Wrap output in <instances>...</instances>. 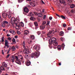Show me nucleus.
Returning a JSON list of instances; mask_svg holds the SVG:
<instances>
[{
	"label": "nucleus",
	"instance_id": "nucleus-1",
	"mask_svg": "<svg viewBox=\"0 0 75 75\" xmlns=\"http://www.w3.org/2000/svg\"><path fill=\"white\" fill-rule=\"evenodd\" d=\"M19 22L20 21L18 19H17V18L15 19L14 17H12L11 18L9 23L12 24L13 25L14 24H15L16 25L15 26L16 28L18 29L19 28H21V25L20 24H17L19 23Z\"/></svg>",
	"mask_w": 75,
	"mask_h": 75
},
{
	"label": "nucleus",
	"instance_id": "nucleus-2",
	"mask_svg": "<svg viewBox=\"0 0 75 75\" xmlns=\"http://www.w3.org/2000/svg\"><path fill=\"white\" fill-rule=\"evenodd\" d=\"M19 56L20 57H21L20 59H18V57L17 56H15V59L16 60L15 61V62L17 64L21 65V62H24L23 61V56L21 55H20Z\"/></svg>",
	"mask_w": 75,
	"mask_h": 75
},
{
	"label": "nucleus",
	"instance_id": "nucleus-3",
	"mask_svg": "<svg viewBox=\"0 0 75 75\" xmlns=\"http://www.w3.org/2000/svg\"><path fill=\"white\" fill-rule=\"evenodd\" d=\"M56 39L55 38H53L52 40L51 39L49 40V42L50 44H52L53 42V45L55 46H57L58 45V43L56 42Z\"/></svg>",
	"mask_w": 75,
	"mask_h": 75
},
{
	"label": "nucleus",
	"instance_id": "nucleus-4",
	"mask_svg": "<svg viewBox=\"0 0 75 75\" xmlns=\"http://www.w3.org/2000/svg\"><path fill=\"white\" fill-rule=\"evenodd\" d=\"M65 46V45H64V44H63L62 45V46H60L59 45L58 46H57V50L58 51H60L62 49V50H63L64 47V46Z\"/></svg>",
	"mask_w": 75,
	"mask_h": 75
},
{
	"label": "nucleus",
	"instance_id": "nucleus-5",
	"mask_svg": "<svg viewBox=\"0 0 75 75\" xmlns=\"http://www.w3.org/2000/svg\"><path fill=\"white\" fill-rule=\"evenodd\" d=\"M53 33V31H49V32L47 34V36L49 35L47 37V38H51V36H52V34Z\"/></svg>",
	"mask_w": 75,
	"mask_h": 75
},
{
	"label": "nucleus",
	"instance_id": "nucleus-6",
	"mask_svg": "<svg viewBox=\"0 0 75 75\" xmlns=\"http://www.w3.org/2000/svg\"><path fill=\"white\" fill-rule=\"evenodd\" d=\"M5 45L4 47V48H6V47H7V48H9V47H10V46H9V45H8V41L7 40H5Z\"/></svg>",
	"mask_w": 75,
	"mask_h": 75
},
{
	"label": "nucleus",
	"instance_id": "nucleus-7",
	"mask_svg": "<svg viewBox=\"0 0 75 75\" xmlns=\"http://www.w3.org/2000/svg\"><path fill=\"white\" fill-rule=\"evenodd\" d=\"M33 48L37 51H38L40 50V47L38 46L35 45L33 47Z\"/></svg>",
	"mask_w": 75,
	"mask_h": 75
},
{
	"label": "nucleus",
	"instance_id": "nucleus-8",
	"mask_svg": "<svg viewBox=\"0 0 75 75\" xmlns=\"http://www.w3.org/2000/svg\"><path fill=\"white\" fill-rule=\"evenodd\" d=\"M35 57L36 58L40 56V52L39 51L37 52H35L34 53Z\"/></svg>",
	"mask_w": 75,
	"mask_h": 75
},
{
	"label": "nucleus",
	"instance_id": "nucleus-9",
	"mask_svg": "<svg viewBox=\"0 0 75 75\" xmlns=\"http://www.w3.org/2000/svg\"><path fill=\"white\" fill-rule=\"evenodd\" d=\"M24 12H26V13H28L29 10L28 8L27 7H25L24 8Z\"/></svg>",
	"mask_w": 75,
	"mask_h": 75
},
{
	"label": "nucleus",
	"instance_id": "nucleus-10",
	"mask_svg": "<svg viewBox=\"0 0 75 75\" xmlns=\"http://www.w3.org/2000/svg\"><path fill=\"white\" fill-rule=\"evenodd\" d=\"M45 28V25H42L40 26V29L42 30H43Z\"/></svg>",
	"mask_w": 75,
	"mask_h": 75
},
{
	"label": "nucleus",
	"instance_id": "nucleus-11",
	"mask_svg": "<svg viewBox=\"0 0 75 75\" xmlns=\"http://www.w3.org/2000/svg\"><path fill=\"white\" fill-rule=\"evenodd\" d=\"M2 15L4 18H5L7 16V14L4 13H3Z\"/></svg>",
	"mask_w": 75,
	"mask_h": 75
},
{
	"label": "nucleus",
	"instance_id": "nucleus-12",
	"mask_svg": "<svg viewBox=\"0 0 75 75\" xmlns=\"http://www.w3.org/2000/svg\"><path fill=\"white\" fill-rule=\"evenodd\" d=\"M31 64V62L30 61H27V62L26 63V65L27 66H29Z\"/></svg>",
	"mask_w": 75,
	"mask_h": 75
},
{
	"label": "nucleus",
	"instance_id": "nucleus-13",
	"mask_svg": "<svg viewBox=\"0 0 75 75\" xmlns=\"http://www.w3.org/2000/svg\"><path fill=\"white\" fill-rule=\"evenodd\" d=\"M2 65L3 66V67H6L7 66V64H6V63L5 62H3L2 63Z\"/></svg>",
	"mask_w": 75,
	"mask_h": 75
},
{
	"label": "nucleus",
	"instance_id": "nucleus-14",
	"mask_svg": "<svg viewBox=\"0 0 75 75\" xmlns=\"http://www.w3.org/2000/svg\"><path fill=\"white\" fill-rule=\"evenodd\" d=\"M30 18L31 20L33 21H34L35 20V18H34V17H33V16H31V18Z\"/></svg>",
	"mask_w": 75,
	"mask_h": 75
},
{
	"label": "nucleus",
	"instance_id": "nucleus-15",
	"mask_svg": "<svg viewBox=\"0 0 75 75\" xmlns=\"http://www.w3.org/2000/svg\"><path fill=\"white\" fill-rule=\"evenodd\" d=\"M75 7V5L74 4H72L71 5L70 7L71 8H74Z\"/></svg>",
	"mask_w": 75,
	"mask_h": 75
},
{
	"label": "nucleus",
	"instance_id": "nucleus-16",
	"mask_svg": "<svg viewBox=\"0 0 75 75\" xmlns=\"http://www.w3.org/2000/svg\"><path fill=\"white\" fill-rule=\"evenodd\" d=\"M60 3L61 4H65V2L63 0H59Z\"/></svg>",
	"mask_w": 75,
	"mask_h": 75
},
{
	"label": "nucleus",
	"instance_id": "nucleus-17",
	"mask_svg": "<svg viewBox=\"0 0 75 75\" xmlns=\"http://www.w3.org/2000/svg\"><path fill=\"white\" fill-rule=\"evenodd\" d=\"M35 56V55L34 53H32L31 54L30 57L32 58H33Z\"/></svg>",
	"mask_w": 75,
	"mask_h": 75
},
{
	"label": "nucleus",
	"instance_id": "nucleus-18",
	"mask_svg": "<svg viewBox=\"0 0 75 75\" xmlns=\"http://www.w3.org/2000/svg\"><path fill=\"white\" fill-rule=\"evenodd\" d=\"M38 16L39 17H42V14L41 13H38Z\"/></svg>",
	"mask_w": 75,
	"mask_h": 75
},
{
	"label": "nucleus",
	"instance_id": "nucleus-19",
	"mask_svg": "<svg viewBox=\"0 0 75 75\" xmlns=\"http://www.w3.org/2000/svg\"><path fill=\"white\" fill-rule=\"evenodd\" d=\"M29 33V32L27 30H26L24 32V34L25 35H27Z\"/></svg>",
	"mask_w": 75,
	"mask_h": 75
},
{
	"label": "nucleus",
	"instance_id": "nucleus-20",
	"mask_svg": "<svg viewBox=\"0 0 75 75\" xmlns=\"http://www.w3.org/2000/svg\"><path fill=\"white\" fill-rule=\"evenodd\" d=\"M30 37L31 38V39L32 40L34 39L35 37L33 35H31L30 36Z\"/></svg>",
	"mask_w": 75,
	"mask_h": 75
},
{
	"label": "nucleus",
	"instance_id": "nucleus-21",
	"mask_svg": "<svg viewBox=\"0 0 75 75\" xmlns=\"http://www.w3.org/2000/svg\"><path fill=\"white\" fill-rule=\"evenodd\" d=\"M1 70H2V71H5V69L4 68V67H3V66H1L0 67Z\"/></svg>",
	"mask_w": 75,
	"mask_h": 75
},
{
	"label": "nucleus",
	"instance_id": "nucleus-22",
	"mask_svg": "<svg viewBox=\"0 0 75 75\" xmlns=\"http://www.w3.org/2000/svg\"><path fill=\"white\" fill-rule=\"evenodd\" d=\"M59 34L61 36H63L64 34V33L62 31Z\"/></svg>",
	"mask_w": 75,
	"mask_h": 75
},
{
	"label": "nucleus",
	"instance_id": "nucleus-23",
	"mask_svg": "<svg viewBox=\"0 0 75 75\" xmlns=\"http://www.w3.org/2000/svg\"><path fill=\"white\" fill-rule=\"evenodd\" d=\"M12 41L13 42L14 44H16V40L13 38L12 40Z\"/></svg>",
	"mask_w": 75,
	"mask_h": 75
},
{
	"label": "nucleus",
	"instance_id": "nucleus-24",
	"mask_svg": "<svg viewBox=\"0 0 75 75\" xmlns=\"http://www.w3.org/2000/svg\"><path fill=\"white\" fill-rule=\"evenodd\" d=\"M29 15L31 17H32V16H33L34 15L33 14L32 12H30V13H29Z\"/></svg>",
	"mask_w": 75,
	"mask_h": 75
},
{
	"label": "nucleus",
	"instance_id": "nucleus-25",
	"mask_svg": "<svg viewBox=\"0 0 75 75\" xmlns=\"http://www.w3.org/2000/svg\"><path fill=\"white\" fill-rule=\"evenodd\" d=\"M4 37H2V38H1V41L2 42H4Z\"/></svg>",
	"mask_w": 75,
	"mask_h": 75
},
{
	"label": "nucleus",
	"instance_id": "nucleus-26",
	"mask_svg": "<svg viewBox=\"0 0 75 75\" xmlns=\"http://www.w3.org/2000/svg\"><path fill=\"white\" fill-rule=\"evenodd\" d=\"M29 57V55H25V58L26 59H28V58Z\"/></svg>",
	"mask_w": 75,
	"mask_h": 75
},
{
	"label": "nucleus",
	"instance_id": "nucleus-27",
	"mask_svg": "<svg viewBox=\"0 0 75 75\" xmlns=\"http://www.w3.org/2000/svg\"><path fill=\"white\" fill-rule=\"evenodd\" d=\"M67 1L68 3H71L72 1V0H67Z\"/></svg>",
	"mask_w": 75,
	"mask_h": 75
},
{
	"label": "nucleus",
	"instance_id": "nucleus-28",
	"mask_svg": "<svg viewBox=\"0 0 75 75\" xmlns=\"http://www.w3.org/2000/svg\"><path fill=\"white\" fill-rule=\"evenodd\" d=\"M5 26L6 24H5L4 23H3L2 24V26L3 28H4L5 27Z\"/></svg>",
	"mask_w": 75,
	"mask_h": 75
},
{
	"label": "nucleus",
	"instance_id": "nucleus-29",
	"mask_svg": "<svg viewBox=\"0 0 75 75\" xmlns=\"http://www.w3.org/2000/svg\"><path fill=\"white\" fill-rule=\"evenodd\" d=\"M60 17H61V18L63 19H66V18L65 17V16H63V15H61Z\"/></svg>",
	"mask_w": 75,
	"mask_h": 75
},
{
	"label": "nucleus",
	"instance_id": "nucleus-30",
	"mask_svg": "<svg viewBox=\"0 0 75 75\" xmlns=\"http://www.w3.org/2000/svg\"><path fill=\"white\" fill-rule=\"evenodd\" d=\"M21 26L22 27H23L24 26V24L23 22H21L20 23Z\"/></svg>",
	"mask_w": 75,
	"mask_h": 75
},
{
	"label": "nucleus",
	"instance_id": "nucleus-31",
	"mask_svg": "<svg viewBox=\"0 0 75 75\" xmlns=\"http://www.w3.org/2000/svg\"><path fill=\"white\" fill-rule=\"evenodd\" d=\"M46 23V21H43L42 24V25H45V24Z\"/></svg>",
	"mask_w": 75,
	"mask_h": 75
},
{
	"label": "nucleus",
	"instance_id": "nucleus-32",
	"mask_svg": "<svg viewBox=\"0 0 75 75\" xmlns=\"http://www.w3.org/2000/svg\"><path fill=\"white\" fill-rule=\"evenodd\" d=\"M34 24L35 25V26H38V23H37L36 22H35L34 23Z\"/></svg>",
	"mask_w": 75,
	"mask_h": 75
},
{
	"label": "nucleus",
	"instance_id": "nucleus-33",
	"mask_svg": "<svg viewBox=\"0 0 75 75\" xmlns=\"http://www.w3.org/2000/svg\"><path fill=\"white\" fill-rule=\"evenodd\" d=\"M33 13L35 14V15L36 16L38 15V13H37L36 12L34 11Z\"/></svg>",
	"mask_w": 75,
	"mask_h": 75
},
{
	"label": "nucleus",
	"instance_id": "nucleus-34",
	"mask_svg": "<svg viewBox=\"0 0 75 75\" xmlns=\"http://www.w3.org/2000/svg\"><path fill=\"white\" fill-rule=\"evenodd\" d=\"M12 62L13 63L14 62V59H15V58H14V57H12Z\"/></svg>",
	"mask_w": 75,
	"mask_h": 75
},
{
	"label": "nucleus",
	"instance_id": "nucleus-35",
	"mask_svg": "<svg viewBox=\"0 0 75 75\" xmlns=\"http://www.w3.org/2000/svg\"><path fill=\"white\" fill-rule=\"evenodd\" d=\"M3 23H4L5 24H7L8 23V22L7 21H4Z\"/></svg>",
	"mask_w": 75,
	"mask_h": 75
},
{
	"label": "nucleus",
	"instance_id": "nucleus-36",
	"mask_svg": "<svg viewBox=\"0 0 75 75\" xmlns=\"http://www.w3.org/2000/svg\"><path fill=\"white\" fill-rule=\"evenodd\" d=\"M29 53V51L26 50V51H25V54H28Z\"/></svg>",
	"mask_w": 75,
	"mask_h": 75
},
{
	"label": "nucleus",
	"instance_id": "nucleus-37",
	"mask_svg": "<svg viewBox=\"0 0 75 75\" xmlns=\"http://www.w3.org/2000/svg\"><path fill=\"white\" fill-rule=\"evenodd\" d=\"M37 33L38 35H39L41 33V32L40 31H38L37 32Z\"/></svg>",
	"mask_w": 75,
	"mask_h": 75
},
{
	"label": "nucleus",
	"instance_id": "nucleus-38",
	"mask_svg": "<svg viewBox=\"0 0 75 75\" xmlns=\"http://www.w3.org/2000/svg\"><path fill=\"white\" fill-rule=\"evenodd\" d=\"M50 21H47V24H46V25H49V24H50Z\"/></svg>",
	"mask_w": 75,
	"mask_h": 75
},
{
	"label": "nucleus",
	"instance_id": "nucleus-39",
	"mask_svg": "<svg viewBox=\"0 0 75 75\" xmlns=\"http://www.w3.org/2000/svg\"><path fill=\"white\" fill-rule=\"evenodd\" d=\"M41 2L42 4H44V5L45 4V3H44V2L43 1V0H41Z\"/></svg>",
	"mask_w": 75,
	"mask_h": 75
},
{
	"label": "nucleus",
	"instance_id": "nucleus-40",
	"mask_svg": "<svg viewBox=\"0 0 75 75\" xmlns=\"http://www.w3.org/2000/svg\"><path fill=\"white\" fill-rule=\"evenodd\" d=\"M12 34L13 35H15L16 34V32L14 31V30H13V32H12Z\"/></svg>",
	"mask_w": 75,
	"mask_h": 75
},
{
	"label": "nucleus",
	"instance_id": "nucleus-41",
	"mask_svg": "<svg viewBox=\"0 0 75 75\" xmlns=\"http://www.w3.org/2000/svg\"><path fill=\"white\" fill-rule=\"evenodd\" d=\"M13 30H9V32H10V33H13Z\"/></svg>",
	"mask_w": 75,
	"mask_h": 75
},
{
	"label": "nucleus",
	"instance_id": "nucleus-42",
	"mask_svg": "<svg viewBox=\"0 0 75 75\" xmlns=\"http://www.w3.org/2000/svg\"><path fill=\"white\" fill-rule=\"evenodd\" d=\"M25 41H23V45L24 47H25Z\"/></svg>",
	"mask_w": 75,
	"mask_h": 75
},
{
	"label": "nucleus",
	"instance_id": "nucleus-43",
	"mask_svg": "<svg viewBox=\"0 0 75 75\" xmlns=\"http://www.w3.org/2000/svg\"><path fill=\"white\" fill-rule=\"evenodd\" d=\"M42 34H45L46 33V32L44 31H42Z\"/></svg>",
	"mask_w": 75,
	"mask_h": 75
},
{
	"label": "nucleus",
	"instance_id": "nucleus-44",
	"mask_svg": "<svg viewBox=\"0 0 75 75\" xmlns=\"http://www.w3.org/2000/svg\"><path fill=\"white\" fill-rule=\"evenodd\" d=\"M12 49V51H15V50H16L15 47H14V48H13Z\"/></svg>",
	"mask_w": 75,
	"mask_h": 75
},
{
	"label": "nucleus",
	"instance_id": "nucleus-45",
	"mask_svg": "<svg viewBox=\"0 0 75 75\" xmlns=\"http://www.w3.org/2000/svg\"><path fill=\"white\" fill-rule=\"evenodd\" d=\"M31 6H32L33 7H34L35 6V4H33L31 5Z\"/></svg>",
	"mask_w": 75,
	"mask_h": 75
},
{
	"label": "nucleus",
	"instance_id": "nucleus-46",
	"mask_svg": "<svg viewBox=\"0 0 75 75\" xmlns=\"http://www.w3.org/2000/svg\"><path fill=\"white\" fill-rule=\"evenodd\" d=\"M7 16H8V18H10L11 16V14H10L9 15H7Z\"/></svg>",
	"mask_w": 75,
	"mask_h": 75
},
{
	"label": "nucleus",
	"instance_id": "nucleus-47",
	"mask_svg": "<svg viewBox=\"0 0 75 75\" xmlns=\"http://www.w3.org/2000/svg\"><path fill=\"white\" fill-rule=\"evenodd\" d=\"M49 19L50 20H51L52 19V17H51V16H50V17L49 18Z\"/></svg>",
	"mask_w": 75,
	"mask_h": 75
},
{
	"label": "nucleus",
	"instance_id": "nucleus-48",
	"mask_svg": "<svg viewBox=\"0 0 75 75\" xmlns=\"http://www.w3.org/2000/svg\"><path fill=\"white\" fill-rule=\"evenodd\" d=\"M22 0H18V2L19 3H21L22 2Z\"/></svg>",
	"mask_w": 75,
	"mask_h": 75
},
{
	"label": "nucleus",
	"instance_id": "nucleus-49",
	"mask_svg": "<svg viewBox=\"0 0 75 75\" xmlns=\"http://www.w3.org/2000/svg\"><path fill=\"white\" fill-rule=\"evenodd\" d=\"M46 18V15H44L43 18L44 19H45Z\"/></svg>",
	"mask_w": 75,
	"mask_h": 75
},
{
	"label": "nucleus",
	"instance_id": "nucleus-50",
	"mask_svg": "<svg viewBox=\"0 0 75 75\" xmlns=\"http://www.w3.org/2000/svg\"><path fill=\"white\" fill-rule=\"evenodd\" d=\"M56 15L57 16H58V17H59L60 18V17H61V16H59V15L58 14H57L56 13Z\"/></svg>",
	"mask_w": 75,
	"mask_h": 75
},
{
	"label": "nucleus",
	"instance_id": "nucleus-51",
	"mask_svg": "<svg viewBox=\"0 0 75 75\" xmlns=\"http://www.w3.org/2000/svg\"><path fill=\"white\" fill-rule=\"evenodd\" d=\"M27 13H26L25 12H24L23 13V14L25 15H27Z\"/></svg>",
	"mask_w": 75,
	"mask_h": 75
},
{
	"label": "nucleus",
	"instance_id": "nucleus-52",
	"mask_svg": "<svg viewBox=\"0 0 75 75\" xmlns=\"http://www.w3.org/2000/svg\"><path fill=\"white\" fill-rule=\"evenodd\" d=\"M68 30H71V28L70 27H69L68 28Z\"/></svg>",
	"mask_w": 75,
	"mask_h": 75
},
{
	"label": "nucleus",
	"instance_id": "nucleus-53",
	"mask_svg": "<svg viewBox=\"0 0 75 75\" xmlns=\"http://www.w3.org/2000/svg\"><path fill=\"white\" fill-rule=\"evenodd\" d=\"M66 24H63V26L64 27H65L66 26Z\"/></svg>",
	"mask_w": 75,
	"mask_h": 75
},
{
	"label": "nucleus",
	"instance_id": "nucleus-54",
	"mask_svg": "<svg viewBox=\"0 0 75 75\" xmlns=\"http://www.w3.org/2000/svg\"><path fill=\"white\" fill-rule=\"evenodd\" d=\"M10 56V54H8V55H7V56L6 57V58H8L9 57V56Z\"/></svg>",
	"mask_w": 75,
	"mask_h": 75
},
{
	"label": "nucleus",
	"instance_id": "nucleus-55",
	"mask_svg": "<svg viewBox=\"0 0 75 75\" xmlns=\"http://www.w3.org/2000/svg\"><path fill=\"white\" fill-rule=\"evenodd\" d=\"M0 21H2V18L1 17V16L0 15Z\"/></svg>",
	"mask_w": 75,
	"mask_h": 75
},
{
	"label": "nucleus",
	"instance_id": "nucleus-56",
	"mask_svg": "<svg viewBox=\"0 0 75 75\" xmlns=\"http://www.w3.org/2000/svg\"><path fill=\"white\" fill-rule=\"evenodd\" d=\"M42 12L43 13H44L45 12V9H42Z\"/></svg>",
	"mask_w": 75,
	"mask_h": 75
},
{
	"label": "nucleus",
	"instance_id": "nucleus-57",
	"mask_svg": "<svg viewBox=\"0 0 75 75\" xmlns=\"http://www.w3.org/2000/svg\"><path fill=\"white\" fill-rule=\"evenodd\" d=\"M2 54L4 55V52H3V50H2Z\"/></svg>",
	"mask_w": 75,
	"mask_h": 75
},
{
	"label": "nucleus",
	"instance_id": "nucleus-58",
	"mask_svg": "<svg viewBox=\"0 0 75 75\" xmlns=\"http://www.w3.org/2000/svg\"><path fill=\"white\" fill-rule=\"evenodd\" d=\"M32 42V41L31 40H30V42H29V44H31Z\"/></svg>",
	"mask_w": 75,
	"mask_h": 75
},
{
	"label": "nucleus",
	"instance_id": "nucleus-59",
	"mask_svg": "<svg viewBox=\"0 0 75 75\" xmlns=\"http://www.w3.org/2000/svg\"><path fill=\"white\" fill-rule=\"evenodd\" d=\"M9 40H11V38L10 37H9L8 38Z\"/></svg>",
	"mask_w": 75,
	"mask_h": 75
},
{
	"label": "nucleus",
	"instance_id": "nucleus-60",
	"mask_svg": "<svg viewBox=\"0 0 75 75\" xmlns=\"http://www.w3.org/2000/svg\"><path fill=\"white\" fill-rule=\"evenodd\" d=\"M1 72H2V70H1L0 69V75L1 74Z\"/></svg>",
	"mask_w": 75,
	"mask_h": 75
},
{
	"label": "nucleus",
	"instance_id": "nucleus-61",
	"mask_svg": "<svg viewBox=\"0 0 75 75\" xmlns=\"http://www.w3.org/2000/svg\"><path fill=\"white\" fill-rule=\"evenodd\" d=\"M29 26H30V27H31V23H29Z\"/></svg>",
	"mask_w": 75,
	"mask_h": 75
},
{
	"label": "nucleus",
	"instance_id": "nucleus-62",
	"mask_svg": "<svg viewBox=\"0 0 75 75\" xmlns=\"http://www.w3.org/2000/svg\"><path fill=\"white\" fill-rule=\"evenodd\" d=\"M71 12L72 13L74 12V10L73 9L71 10Z\"/></svg>",
	"mask_w": 75,
	"mask_h": 75
},
{
	"label": "nucleus",
	"instance_id": "nucleus-63",
	"mask_svg": "<svg viewBox=\"0 0 75 75\" xmlns=\"http://www.w3.org/2000/svg\"><path fill=\"white\" fill-rule=\"evenodd\" d=\"M9 49L10 50H12V49L11 47H10L9 48Z\"/></svg>",
	"mask_w": 75,
	"mask_h": 75
},
{
	"label": "nucleus",
	"instance_id": "nucleus-64",
	"mask_svg": "<svg viewBox=\"0 0 75 75\" xmlns=\"http://www.w3.org/2000/svg\"><path fill=\"white\" fill-rule=\"evenodd\" d=\"M15 38H18V36H15Z\"/></svg>",
	"mask_w": 75,
	"mask_h": 75
}]
</instances>
